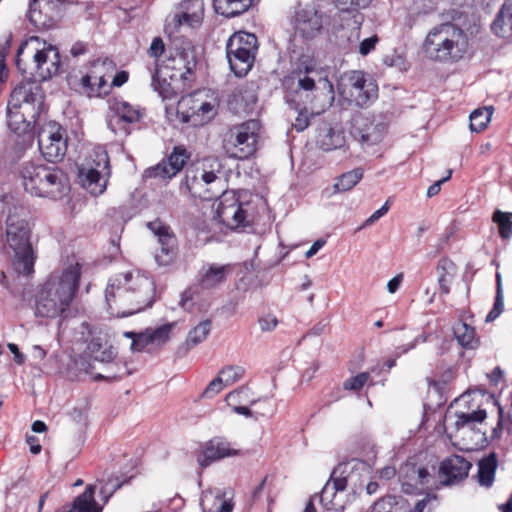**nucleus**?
I'll use <instances>...</instances> for the list:
<instances>
[{"label":"nucleus","mask_w":512,"mask_h":512,"mask_svg":"<svg viewBox=\"0 0 512 512\" xmlns=\"http://www.w3.org/2000/svg\"><path fill=\"white\" fill-rule=\"evenodd\" d=\"M244 373V370L239 366H226L219 371L220 376L223 378L225 385H230L238 381Z\"/></svg>","instance_id":"obj_49"},{"label":"nucleus","mask_w":512,"mask_h":512,"mask_svg":"<svg viewBox=\"0 0 512 512\" xmlns=\"http://www.w3.org/2000/svg\"><path fill=\"white\" fill-rule=\"evenodd\" d=\"M149 344H151V341L147 331L144 330L139 332L136 338L133 339L130 348L133 352H142Z\"/></svg>","instance_id":"obj_55"},{"label":"nucleus","mask_w":512,"mask_h":512,"mask_svg":"<svg viewBox=\"0 0 512 512\" xmlns=\"http://www.w3.org/2000/svg\"><path fill=\"white\" fill-rule=\"evenodd\" d=\"M13 35L9 32L3 42H0V62H6V58L10 53L12 46Z\"/></svg>","instance_id":"obj_62"},{"label":"nucleus","mask_w":512,"mask_h":512,"mask_svg":"<svg viewBox=\"0 0 512 512\" xmlns=\"http://www.w3.org/2000/svg\"><path fill=\"white\" fill-rule=\"evenodd\" d=\"M111 175L110 159L103 146H97L85 157L84 162L78 166V177L82 186L91 194L98 196L105 192L107 179Z\"/></svg>","instance_id":"obj_6"},{"label":"nucleus","mask_w":512,"mask_h":512,"mask_svg":"<svg viewBox=\"0 0 512 512\" xmlns=\"http://www.w3.org/2000/svg\"><path fill=\"white\" fill-rule=\"evenodd\" d=\"M492 110V107L474 110L469 116L470 130L476 133L482 132L491 120Z\"/></svg>","instance_id":"obj_42"},{"label":"nucleus","mask_w":512,"mask_h":512,"mask_svg":"<svg viewBox=\"0 0 512 512\" xmlns=\"http://www.w3.org/2000/svg\"><path fill=\"white\" fill-rule=\"evenodd\" d=\"M202 171H212L221 173L223 165L215 156H208L201 161Z\"/></svg>","instance_id":"obj_57"},{"label":"nucleus","mask_w":512,"mask_h":512,"mask_svg":"<svg viewBox=\"0 0 512 512\" xmlns=\"http://www.w3.org/2000/svg\"><path fill=\"white\" fill-rule=\"evenodd\" d=\"M390 201L389 199L384 203V205L376 210L369 218H367L364 222V226H370L376 221H378L381 217H383L389 210Z\"/></svg>","instance_id":"obj_63"},{"label":"nucleus","mask_w":512,"mask_h":512,"mask_svg":"<svg viewBox=\"0 0 512 512\" xmlns=\"http://www.w3.org/2000/svg\"><path fill=\"white\" fill-rule=\"evenodd\" d=\"M368 378L369 374L367 372H361L356 376L347 379L344 382L343 387L345 390L358 391L365 385V383L368 381Z\"/></svg>","instance_id":"obj_51"},{"label":"nucleus","mask_w":512,"mask_h":512,"mask_svg":"<svg viewBox=\"0 0 512 512\" xmlns=\"http://www.w3.org/2000/svg\"><path fill=\"white\" fill-rule=\"evenodd\" d=\"M218 204L215 209L214 219L227 228L234 230L239 227H247V211L243 203L234 192H224L218 196Z\"/></svg>","instance_id":"obj_11"},{"label":"nucleus","mask_w":512,"mask_h":512,"mask_svg":"<svg viewBox=\"0 0 512 512\" xmlns=\"http://www.w3.org/2000/svg\"><path fill=\"white\" fill-rule=\"evenodd\" d=\"M20 109L19 105L8 101L6 108L7 126L11 132L22 137V143L27 148L32 146L34 129L39 121H33L31 117L28 120Z\"/></svg>","instance_id":"obj_20"},{"label":"nucleus","mask_w":512,"mask_h":512,"mask_svg":"<svg viewBox=\"0 0 512 512\" xmlns=\"http://www.w3.org/2000/svg\"><path fill=\"white\" fill-rule=\"evenodd\" d=\"M379 38L377 35H373L371 37L365 38L359 44V53L362 56L368 55L372 50L375 49L376 44L378 43Z\"/></svg>","instance_id":"obj_61"},{"label":"nucleus","mask_w":512,"mask_h":512,"mask_svg":"<svg viewBox=\"0 0 512 512\" xmlns=\"http://www.w3.org/2000/svg\"><path fill=\"white\" fill-rule=\"evenodd\" d=\"M294 29L296 35L304 40L316 38L323 29V14L314 8L296 12Z\"/></svg>","instance_id":"obj_21"},{"label":"nucleus","mask_w":512,"mask_h":512,"mask_svg":"<svg viewBox=\"0 0 512 512\" xmlns=\"http://www.w3.org/2000/svg\"><path fill=\"white\" fill-rule=\"evenodd\" d=\"M223 383H224L223 378L220 376V374H218V376L216 378H214L208 384V386L205 388L201 397L202 398H213L216 394H218L223 389L224 386H226Z\"/></svg>","instance_id":"obj_53"},{"label":"nucleus","mask_w":512,"mask_h":512,"mask_svg":"<svg viewBox=\"0 0 512 512\" xmlns=\"http://www.w3.org/2000/svg\"><path fill=\"white\" fill-rule=\"evenodd\" d=\"M260 121L257 119L247 120L230 129L228 144H232L236 151L233 156L237 159H248L256 153Z\"/></svg>","instance_id":"obj_10"},{"label":"nucleus","mask_w":512,"mask_h":512,"mask_svg":"<svg viewBox=\"0 0 512 512\" xmlns=\"http://www.w3.org/2000/svg\"><path fill=\"white\" fill-rule=\"evenodd\" d=\"M109 108L113 114L107 119V127L115 134L119 133L124 136L130 134L128 124L139 122L145 111L118 98L109 101Z\"/></svg>","instance_id":"obj_12"},{"label":"nucleus","mask_w":512,"mask_h":512,"mask_svg":"<svg viewBox=\"0 0 512 512\" xmlns=\"http://www.w3.org/2000/svg\"><path fill=\"white\" fill-rule=\"evenodd\" d=\"M181 8L183 11L176 13L172 19L175 30L183 25L193 28L201 24L204 11L203 0H183Z\"/></svg>","instance_id":"obj_24"},{"label":"nucleus","mask_w":512,"mask_h":512,"mask_svg":"<svg viewBox=\"0 0 512 512\" xmlns=\"http://www.w3.org/2000/svg\"><path fill=\"white\" fill-rule=\"evenodd\" d=\"M466 43L465 37H457L452 38L450 36L444 37V41L436 48L429 47V58L446 62V61H456L462 56L463 48H460V44L464 45Z\"/></svg>","instance_id":"obj_25"},{"label":"nucleus","mask_w":512,"mask_h":512,"mask_svg":"<svg viewBox=\"0 0 512 512\" xmlns=\"http://www.w3.org/2000/svg\"><path fill=\"white\" fill-rule=\"evenodd\" d=\"M107 302L117 298L128 308L121 312L120 317H129L151 308L156 301V285L153 279L132 272L117 274L110 279L105 291Z\"/></svg>","instance_id":"obj_4"},{"label":"nucleus","mask_w":512,"mask_h":512,"mask_svg":"<svg viewBox=\"0 0 512 512\" xmlns=\"http://www.w3.org/2000/svg\"><path fill=\"white\" fill-rule=\"evenodd\" d=\"M257 48L258 40L253 33L238 32L228 39L226 55L235 76L244 77L251 70Z\"/></svg>","instance_id":"obj_7"},{"label":"nucleus","mask_w":512,"mask_h":512,"mask_svg":"<svg viewBox=\"0 0 512 512\" xmlns=\"http://www.w3.org/2000/svg\"><path fill=\"white\" fill-rule=\"evenodd\" d=\"M455 263L448 257H442L436 266L438 273L439 290L442 294L447 295L450 293V284L456 273Z\"/></svg>","instance_id":"obj_33"},{"label":"nucleus","mask_w":512,"mask_h":512,"mask_svg":"<svg viewBox=\"0 0 512 512\" xmlns=\"http://www.w3.org/2000/svg\"><path fill=\"white\" fill-rule=\"evenodd\" d=\"M82 325L88 330V333L91 336L89 340L86 339L87 353L96 361L107 363L112 362L116 357V352L114 351L113 347L110 345L109 347L103 349V339L99 336L92 335L90 324L84 322Z\"/></svg>","instance_id":"obj_29"},{"label":"nucleus","mask_w":512,"mask_h":512,"mask_svg":"<svg viewBox=\"0 0 512 512\" xmlns=\"http://www.w3.org/2000/svg\"><path fill=\"white\" fill-rule=\"evenodd\" d=\"M81 266L76 263L59 275H50L35 298V316L66 320L72 317L71 303L79 289Z\"/></svg>","instance_id":"obj_3"},{"label":"nucleus","mask_w":512,"mask_h":512,"mask_svg":"<svg viewBox=\"0 0 512 512\" xmlns=\"http://www.w3.org/2000/svg\"><path fill=\"white\" fill-rule=\"evenodd\" d=\"M200 447L196 459L201 469H206L211 464L225 458L243 455L242 450L234 448L231 442L223 436H214L202 443Z\"/></svg>","instance_id":"obj_13"},{"label":"nucleus","mask_w":512,"mask_h":512,"mask_svg":"<svg viewBox=\"0 0 512 512\" xmlns=\"http://www.w3.org/2000/svg\"><path fill=\"white\" fill-rule=\"evenodd\" d=\"M504 310V300L501 287V276L499 273L496 274V294L494 298V304L492 309L486 315L485 322L489 323L497 319Z\"/></svg>","instance_id":"obj_44"},{"label":"nucleus","mask_w":512,"mask_h":512,"mask_svg":"<svg viewBox=\"0 0 512 512\" xmlns=\"http://www.w3.org/2000/svg\"><path fill=\"white\" fill-rule=\"evenodd\" d=\"M229 271L228 265L211 264L209 268L201 275L200 285L203 289H211L226 280Z\"/></svg>","instance_id":"obj_35"},{"label":"nucleus","mask_w":512,"mask_h":512,"mask_svg":"<svg viewBox=\"0 0 512 512\" xmlns=\"http://www.w3.org/2000/svg\"><path fill=\"white\" fill-rule=\"evenodd\" d=\"M472 463L464 456L453 454L441 461L438 469L439 484L443 487L457 485L464 481Z\"/></svg>","instance_id":"obj_17"},{"label":"nucleus","mask_w":512,"mask_h":512,"mask_svg":"<svg viewBox=\"0 0 512 512\" xmlns=\"http://www.w3.org/2000/svg\"><path fill=\"white\" fill-rule=\"evenodd\" d=\"M29 0V10L26 14L29 22L37 29H52L58 25L61 18L60 0Z\"/></svg>","instance_id":"obj_16"},{"label":"nucleus","mask_w":512,"mask_h":512,"mask_svg":"<svg viewBox=\"0 0 512 512\" xmlns=\"http://www.w3.org/2000/svg\"><path fill=\"white\" fill-rule=\"evenodd\" d=\"M418 465L414 462L407 461L400 466L398 476L401 482L402 490L405 493H412L415 490L416 474Z\"/></svg>","instance_id":"obj_37"},{"label":"nucleus","mask_w":512,"mask_h":512,"mask_svg":"<svg viewBox=\"0 0 512 512\" xmlns=\"http://www.w3.org/2000/svg\"><path fill=\"white\" fill-rule=\"evenodd\" d=\"M492 221L497 224L498 234L502 240H509L512 237V212L495 210Z\"/></svg>","instance_id":"obj_41"},{"label":"nucleus","mask_w":512,"mask_h":512,"mask_svg":"<svg viewBox=\"0 0 512 512\" xmlns=\"http://www.w3.org/2000/svg\"><path fill=\"white\" fill-rule=\"evenodd\" d=\"M175 326V323H166L161 326L145 329L148 333L151 344L162 345L169 341L170 334Z\"/></svg>","instance_id":"obj_43"},{"label":"nucleus","mask_w":512,"mask_h":512,"mask_svg":"<svg viewBox=\"0 0 512 512\" xmlns=\"http://www.w3.org/2000/svg\"><path fill=\"white\" fill-rule=\"evenodd\" d=\"M112 367L107 368V374H97L95 376V380H107V381H114L118 379H122L126 375H128L127 367L125 365H122L119 367V371L112 372L110 371Z\"/></svg>","instance_id":"obj_56"},{"label":"nucleus","mask_w":512,"mask_h":512,"mask_svg":"<svg viewBox=\"0 0 512 512\" xmlns=\"http://www.w3.org/2000/svg\"><path fill=\"white\" fill-rule=\"evenodd\" d=\"M455 373L452 368H447L443 371L438 379L427 377V384L431 388H434L437 392L441 393L446 386L454 379Z\"/></svg>","instance_id":"obj_47"},{"label":"nucleus","mask_w":512,"mask_h":512,"mask_svg":"<svg viewBox=\"0 0 512 512\" xmlns=\"http://www.w3.org/2000/svg\"><path fill=\"white\" fill-rule=\"evenodd\" d=\"M165 50H166V46H165L163 39L160 36H157V37L153 38V40L150 44V47L147 50V54L150 57L156 59V61H155V64H156V63H159V59L161 56H163V54L165 53Z\"/></svg>","instance_id":"obj_52"},{"label":"nucleus","mask_w":512,"mask_h":512,"mask_svg":"<svg viewBox=\"0 0 512 512\" xmlns=\"http://www.w3.org/2000/svg\"><path fill=\"white\" fill-rule=\"evenodd\" d=\"M27 44V41H23L17 49L15 66L23 80L13 88L8 101L19 105V107H22V104L31 105L33 110L31 118L33 121H39L42 114L47 112L41 83L63 72L61 70V56L56 46L48 44V46L35 52L33 56L35 71H28L23 66L21 59Z\"/></svg>","instance_id":"obj_1"},{"label":"nucleus","mask_w":512,"mask_h":512,"mask_svg":"<svg viewBox=\"0 0 512 512\" xmlns=\"http://www.w3.org/2000/svg\"><path fill=\"white\" fill-rule=\"evenodd\" d=\"M38 145L43 158L57 164L66 155L68 148L67 130L56 121H49L38 130Z\"/></svg>","instance_id":"obj_8"},{"label":"nucleus","mask_w":512,"mask_h":512,"mask_svg":"<svg viewBox=\"0 0 512 512\" xmlns=\"http://www.w3.org/2000/svg\"><path fill=\"white\" fill-rule=\"evenodd\" d=\"M1 213L6 214L5 231L0 236V250L3 254L13 255L15 270L23 275L34 272L37 252L33 247L32 228L26 219V208L11 193L0 199Z\"/></svg>","instance_id":"obj_2"},{"label":"nucleus","mask_w":512,"mask_h":512,"mask_svg":"<svg viewBox=\"0 0 512 512\" xmlns=\"http://www.w3.org/2000/svg\"><path fill=\"white\" fill-rule=\"evenodd\" d=\"M387 126L384 123L375 125L374 130L371 132L369 129L362 132L360 137L364 142H376L381 138L382 133L386 130Z\"/></svg>","instance_id":"obj_54"},{"label":"nucleus","mask_w":512,"mask_h":512,"mask_svg":"<svg viewBox=\"0 0 512 512\" xmlns=\"http://www.w3.org/2000/svg\"><path fill=\"white\" fill-rule=\"evenodd\" d=\"M346 467V463H340L333 469L330 475L328 481H330V484L333 486L334 491L336 492H342L347 487V478L343 476Z\"/></svg>","instance_id":"obj_46"},{"label":"nucleus","mask_w":512,"mask_h":512,"mask_svg":"<svg viewBox=\"0 0 512 512\" xmlns=\"http://www.w3.org/2000/svg\"><path fill=\"white\" fill-rule=\"evenodd\" d=\"M453 334L464 350H476L480 346V338L475 328L464 321H459L453 326Z\"/></svg>","instance_id":"obj_32"},{"label":"nucleus","mask_w":512,"mask_h":512,"mask_svg":"<svg viewBox=\"0 0 512 512\" xmlns=\"http://www.w3.org/2000/svg\"><path fill=\"white\" fill-rule=\"evenodd\" d=\"M242 297L239 295L231 296L228 301L221 307V313L232 316L236 313L238 305L241 303Z\"/></svg>","instance_id":"obj_58"},{"label":"nucleus","mask_w":512,"mask_h":512,"mask_svg":"<svg viewBox=\"0 0 512 512\" xmlns=\"http://www.w3.org/2000/svg\"><path fill=\"white\" fill-rule=\"evenodd\" d=\"M452 170L448 171V175L446 177H443L442 179L434 182L432 185H430L427 189V197L431 198L435 195H437L441 190V185L448 181L451 178Z\"/></svg>","instance_id":"obj_64"},{"label":"nucleus","mask_w":512,"mask_h":512,"mask_svg":"<svg viewBox=\"0 0 512 512\" xmlns=\"http://www.w3.org/2000/svg\"><path fill=\"white\" fill-rule=\"evenodd\" d=\"M197 176L193 170H187L185 177L181 180L179 189L182 193H188L194 199L211 201L218 198V193L211 189Z\"/></svg>","instance_id":"obj_26"},{"label":"nucleus","mask_w":512,"mask_h":512,"mask_svg":"<svg viewBox=\"0 0 512 512\" xmlns=\"http://www.w3.org/2000/svg\"><path fill=\"white\" fill-rule=\"evenodd\" d=\"M189 158L190 154L185 147L175 146L167 160H162L157 165L147 168L144 176L146 178L171 179L183 169Z\"/></svg>","instance_id":"obj_18"},{"label":"nucleus","mask_w":512,"mask_h":512,"mask_svg":"<svg viewBox=\"0 0 512 512\" xmlns=\"http://www.w3.org/2000/svg\"><path fill=\"white\" fill-rule=\"evenodd\" d=\"M215 13L231 19L247 12L253 0H212Z\"/></svg>","instance_id":"obj_30"},{"label":"nucleus","mask_w":512,"mask_h":512,"mask_svg":"<svg viewBox=\"0 0 512 512\" xmlns=\"http://www.w3.org/2000/svg\"><path fill=\"white\" fill-rule=\"evenodd\" d=\"M345 132L341 127H332L327 122H322L317 128L316 144L326 152L340 149L345 146Z\"/></svg>","instance_id":"obj_23"},{"label":"nucleus","mask_w":512,"mask_h":512,"mask_svg":"<svg viewBox=\"0 0 512 512\" xmlns=\"http://www.w3.org/2000/svg\"><path fill=\"white\" fill-rule=\"evenodd\" d=\"M258 323L260 325V329L263 332L273 331L278 325V319L276 316L272 314H267L261 318H259Z\"/></svg>","instance_id":"obj_60"},{"label":"nucleus","mask_w":512,"mask_h":512,"mask_svg":"<svg viewBox=\"0 0 512 512\" xmlns=\"http://www.w3.org/2000/svg\"><path fill=\"white\" fill-rule=\"evenodd\" d=\"M146 227L158 238V242H162L167 239L171 240L175 237L171 227L159 218L147 222Z\"/></svg>","instance_id":"obj_45"},{"label":"nucleus","mask_w":512,"mask_h":512,"mask_svg":"<svg viewBox=\"0 0 512 512\" xmlns=\"http://www.w3.org/2000/svg\"><path fill=\"white\" fill-rule=\"evenodd\" d=\"M243 391H244L243 388H241V389H237V390H234V391L228 393L226 396V402L229 406L232 407V410L235 413H237L239 415H243L245 417H251L253 415V412L251 411V409L249 407L234 404L238 401L239 395Z\"/></svg>","instance_id":"obj_48"},{"label":"nucleus","mask_w":512,"mask_h":512,"mask_svg":"<svg viewBox=\"0 0 512 512\" xmlns=\"http://www.w3.org/2000/svg\"><path fill=\"white\" fill-rule=\"evenodd\" d=\"M491 30L498 37H512V0H504L491 24Z\"/></svg>","instance_id":"obj_28"},{"label":"nucleus","mask_w":512,"mask_h":512,"mask_svg":"<svg viewBox=\"0 0 512 512\" xmlns=\"http://www.w3.org/2000/svg\"><path fill=\"white\" fill-rule=\"evenodd\" d=\"M212 328L211 319H205L191 329L186 338L187 348L190 349L202 343L210 334Z\"/></svg>","instance_id":"obj_40"},{"label":"nucleus","mask_w":512,"mask_h":512,"mask_svg":"<svg viewBox=\"0 0 512 512\" xmlns=\"http://www.w3.org/2000/svg\"><path fill=\"white\" fill-rule=\"evenodd\" d=\"M176 114L182 123L199 127L212 120L216 115V110L210 102L198 104L192 97H183L178 102Z\"/></svg>","instance_id":"obj_15"},{"label":"nucleus","mask_w":512,"mask_h":512,"mask_svg":"<svg viewBox=\"0 0 512 512\" xmlns=\"http://www.w3.org/2000/svg\"><path fill=\"white\" fill-rule=\"evenodd\" d=\"M315 72L314 67L307 61L300 62L291 71L289 76L284 77L282 86L285 89V101L294 109L300 110L302 91L310 92L316 88V82L311 73Z\"/></svg>","instance_id":"obj_9"},{"label":"nucleus","mask_w":512,"mask_h":512,"mask_svg":"<svg viewBox=\"0 0 512 512\" xmlns=\"http://www.w3.org/2000/svg\"><path fill=\"white\" fill-rule=\"evenodd\" d=\"M197 66L195 47L190 41H183L181 47H176L175 52L170 51L167 57V64L162 65L168 68L169 73H176L183 81L191 80Z\"/></svg>","instance_id":"obj_14"},{"label":"nucleus","mask_w":512,"mask_h":512,"mask_svg":"<svg viewBox=\"0 0 512 512\" xmlns=\"http://www.w3.org/2000/svg\"><path fill=\"white\" fill-rule=\"evenodd\" d=\"M180 81L176 73H169L160 63L155 64L151 85L163 100H172L181 91Z\"/></svg>","instance_id":"obj_22"},{"label":"nucleus","mask_w":512,"mask_h":512,"mask_svg":"<svg viewBox=\"0 0 512 512\" xmlns=\"http://www.w3.org/2000/svg\"><path fill=\"white\" fill-rule=\"evenodd\" d=\"M160 244V251L155 254V260L159 266H168L171 264L177 254V238L167 239Z\"/></svg>","instance_id":"obj_38"},{"label":"nucleus","mask_w":512,"mask_h":512,"mask_svg":"<svg viewBox=\"0 0 512 512\" xmlns=\"http://www.w3.org/2000/svg\"><path fill=\"white\" fill-rule=\"evenodd\" d=\"M495 405L498 408V420L496 426L492 429L491 432V440L499 439L502 435L503 431V420H504V409L498 402V400H495Z\"/></svg>","instance_id":"obj_59"},{"label":"nucleus","mask_w":512,"mask_h":512,"mask_svg":"<svg viewBox=\"0 0 512 512\" xmlns=\"http://www.w3.org/2000/svg\"><path fill=\"white\" fill-rule=\"evenodd\" d=\"M371 512H409V502L402 496L387 495L373 504Z\"/></svg>","instance_id":"obj_34"},{"label":"nucleus","mask_w":512,"mask_h":512,"mask_svg":"<svg viewBox=\"0 0 512 512\" xmlns=\"http://www.w3.org/2000/svg\"><path fill=\"white\" fill-rule=\"evenodd\" d=\"M450 36L452 38L465 37L463 29L451 22L442 23L434 27L426 36L423 48L427 56H429V47H438L443 41L444 37Z\"/></svg>","instance_id":"obj_27"},{"label":"nucleus","mask_w":512,"mask_h":512,"mask_svg":"<svg viewBox=\"0 0 512 512\" xmlns=\"http://www.w3.org/2000/svg\"><path fill=\"white\" fill-rule=\"evenodd\" d=\"M352 87L351 95L358 107H365L378 98L376 80L363 71L356 70L349 76Z\"/></svg>","instance_id":"obj_19"},{"label":"nucleus","mask_w":512,"mask_h":512,"mask_svg":"<svg viewBox=\"0 0 512 512\" xmlns=\"http://www.w3.org/2000/svg\"><path fill=\"white\" fill-rule=\"evenodd\" d=\"M364 170L361 167L354 168L343 173L337 178L334 188L338 192H346L351 190L363 178Z\"/></svg>","instance_id":"obj_39"},{"label":"nucleus","mask_w":512,"mask_h":512,"mask_svg":"<svg viewBox=\"0 0 512 512\" xmlns=\"http://www.w3.org/2000/svg\"><path fill=\"white\" fill-rule=\"evenodd\" d=\"M498 458L495 452H490L478 461L477 481L480 486L490 488L495 480Z\"/></svg>","instance_id":"obj_31"},{"label":"nucleus","mask_w":512,"mask_h":512,"mask_svg":"<svg viewBox=\"0 0 512 512\" xmlns=\"http://www.w3.org/2000/svg\"><path fill=\"white\" fill-rule=\"evenodd\" d=\"M336 6L341 11H358L359 9L367 8L371 0H334Z\"/></svg>","instance_id":"obj_50"},{"label":"nucleus","mask_w":512,"mask_h":512,"mask_svg":"<svg viewBox=\"0 0 512 512\" xmlns=\"http://www.w3.org/2000/svg\"><path fill=\"white\" fill-rule=\"evenodd\" d=\"M442 487L436 478V467L435 465L423 466L418 465L416 474L415 489H439Z\"/></svg>","instance_id":"obj_36"},{"label":"nucleus","mask_w":512,"mask_h":512,"mask_svg":"<svg viewBox=\"0 0 512 512\" xmlns=\"http://www.w3.org/2000/svg\"><path fill=\"white\" fill-rule=\"evenodd\" d=\"M20 176L25 191L34 196L57 200L70 190L67 174L55 165L25 162L20 168Z\"/></svg>","instance_id":"obj_5"}]
</instances>
